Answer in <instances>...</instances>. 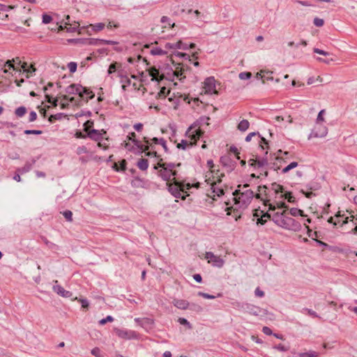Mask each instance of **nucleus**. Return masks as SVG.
Returning a JSON list of instances; mask_svg holds the SVG:
<instances>
[{
	"mask_svg": "<svg viewBox=\"0 0 357 357\" xmlns=\"http://www.w3.org/2000/svg\"><path fill=\"white\" fill-rule=\"evenodd\" d=\"M248 185H244L242 190L237 189L233 192L234 196L233 208L234 211L244 210L251 203L255 195L253 191L248 189Z\"/></svg>",
	"mask_w": 357,
	"mask_h": 357,
	"instance_id": "nucleus-1",
	"label": "nucleus"
},
{
	"mask_svg": "<svg viewBox=\"0 0 357 357\" xmlns=\"http://www.w3.org/2000/svg\"><path fill=\"white\" fill-rule=\"evenodd\" d=\"M272 220L279 227L294 231H299L301 229V225L299 222L288 216L287 211L282 213L277 212L273 215Z\"/></svg>",
	"mask_w": 357,
	"mask_h": 357,
	"instance_id": "nucleus-2",
	"label": "nucleus"
},
{
	"mask_svg": "<svg viewBox=\"0 0 357 357\" xmlns=\"http://www.w3.org/2000/svg\"><path fill=\"white\" fill-rule=\"evenodd\" d=\"M267 155L268 151L266 150L265 156L257 155L255 158L248 160L249 165L254 167L255 169H259L260 175L265 177L268 176V169H273L275 171L279 169V167H275V163L269 162L270 159Z\"/></svg>",
	"mask_w": 357,
	"mask_h": 357,
	"instance_id": "nucleus-3",
	"label": "nucleus"
},
{
	"mask_svg": "<svg viewBox=\"0 0 357 357\" xmlns=\"http://www.w3.org/2000/svg\"><path fill=\"white\" fill-rule=\"evenodd\" d=\"M144 142L146 144V145L142 144L139 141H135V145L139 149L141 153L145 152L146 155L158 157L157 152L154 151V146H152V144L146 137H144Z\"/></svg>",
	"mask_w": 357,
	"mask_h": 357,
	"instance_id": "nucleus-4",
	"label": "nucleus"
},
{
	"mask_svg": "<svg viewBox=\"0 0 357 357\" xmlns=\"http://www.w3.org/2000/svg\"><path fill=\"white\" fill-rule=\"evenodd\" d=\"M272 190H274L276 195L281 194L280 197L287 199L290 203L295 202V197L291 192L284 191V187L276 183L271 185Z\"/></svg>",
	"mask_w": 357,
	"mask_h": 357,
	"instance_id": "nucleus-5",
	"label": "nucleus"
},
{
	"mask_svg": "<svg viewBox=\"0 0 357 357\" xmlns=\"http://www.w3.org/2000/svg\"><path fill=\"white\" fill-rule=\"evenodd\" d=\"M173 183H167L168 191L176 198L181 197V190L183 185L177 180L176 178H173Z\"/></svg>",
	"mask_w": 357,
	"mask_h": 357,
	"instance_id": "nucleus-6",
	"label": "nucleus"
},
{
	"mask_svg": "<svg viewBox=\"0 0 357 357\" xmlns=\"http://www.w3.org/2000/svg\"><path fill=\"white\" fill-rule=\"evenodd\" d=\"M160 168L158 171V176L165 181H169L171 180V177L176 178L177 172H170L166 167H163L162 162H159L156 166L154 167V169H157Z\"/></svg>",
	"mask_w": 357,
	"mask_h": 357,
	"instance_id": "nucleus-7",
	"label": "nucleus"
},
{
	"mask_svg": "<svg viewBox=\"0 0 357 357\" xmlns=\"http://www.w3.org/2000/svg\"><path fill=\"white\" fill-rule=\"evenodd\" d=\"M205 259L208 260V262L213 266L221 268L224 266L225 260L220 256H217L212 252H206L205 254Z\"/></svg>",
	"mask_w": 357,
	"mask_h": 357,
	"instance_id": "nucleus-8",
	"label": "nucleus"
},
{
	"mask_svg": "<svg viewBox=\"0 0 357 357\" xmlns=\"http://www.w3.org/2000/svg\"><path fill=\"white\" fill-rule=\"evenodd\" d=\"M196 128L197 125L194 123L191 125L185 132V135L190 139L194 140L195 142L199 139L204 134V132L201 129Z\"/></svg>",
	"mask_w": 357,
	"mask_h": 357,
	"instance_id": "nucleus-9",
	"label": "nucleus"
},
{
	"mask_svg": "<svg viewBox=\"0 0 357 357\" xmlns=\"http://www.w3.org/2000/svg\"><path fill=\"white\" fill-rule=\"evenodd\" d=\"M114 332L118 337L125 340H132L137 337V333L131 330L115 328Z\"/></svg>",
	"mask_w": 357,
	"mask_h": 357,
	"instance_id": "nucleus-10",
	"label": "nucleus"
},
{
	"mask_svg": "<svg viewBox=\"0 0 357 357\" xmlns=\"http://www.w3.org/2000/svg\"><path fill=\"white\" fill-rule=\"evenodd\" d=\"M205 93L208 94H217V90L215 89V79L213 77H207L204 80Z\"/></svg>",
	"mask_w": 357,
	"mask_h": 357,
	"instance_id": "nucleus-11",
	"label": "nucleus"
},
{
	"mask_svg": "<svg viewBox=\"0 0 357 357\" xmlns=\"http://www.w3.org/2000/svg\"><path fill=\"white\" fill-rule=\"evenodd\" d=\"M220 162L227 172H231L236 167V162L228 155L220 157Z\"/></svg>",
	"mask_w": 357,
	"mask_h": 357,
	"instance_id": "nucleus-12",
	"label": "nucleus"
},
{
	"mask_svg": "<svg viewBox=\"0 0 357 357\" xmlns=\"http://www.w3.org/2000/svg\"><path fill=\"white\" fill-rule=\"evenodd\" d=\"M105 133L106 132L104 130L91 129L88 132L86 136L93 141L100 142L103 138L102 135Z\"/></svg>",
	"mask_w": 357,
	"mask_h": 357,
	"instance_id": "nucleus-13",
	"label": "nucleus"
},
{
	"mask_svg": "<svg viewBox=\"0 0 357 357\" xmlns=\"http://www.w3.org/2000/svg\"><path fill=\"white\" fill-rule=\"evenodd\" d=\"M167 70V75H169V78L172 77H176L180 80H182L183 78L185 77V76L182 77L184 73V68L181 66V64H178L175 70H173L172 68H168Z\"/></svg>",
	"mask_w": 357,
	"mask_h": 357,
	"instance_id": "nucleus-14",
	"label": "nucleus"
},
{
	"mask_svg": "<svg viewBox=\"0 0 357 357\" xmlns=\"http://www.w3.org/2000/svg\"><path fill=\"white\" fill-rule=\"evenodd\" d=\"M66 92L68 94H78L79 96L82 92H84V86L79 84H72L67 86Z\"/></svg>",
	"mask_w": 357,
	"mask_h": 357,
	"instance_id": "nucleus-15",
	"label": "nucleus"
},
{
	"mask_svg": "<svg viewBox=\"0 0 357 357\" xmlns=\"http://www.w3.org/2000/svg\"><path fill=\"white\" fill-rule=\"evenodd\" d=\"M135 321L145 329H148L151 328L153 324V320L150 318L144 317V318H135Z\"/></svg>",
	"mask_w": 357,
	"mask_h": 357,
	"instance_id": "nucleus-16",
	"label": "nucleus"
},
{
	"mask_svg": "<svg viewBox=\"0 0 357 357\" xmlns=\"http://www.w3.org/2000/svg\"><path fill=\"white\" fill-rule=\"evenodd\" d=\"M149 74L151 77L152 81H155L158 82L165 77L164 75H160L159 70H158L155 66L151 67L149 68Z\"/></svg>",
	"mask_w": 357,
	"mask_h": 357,
	"instance_id": "nucleus-17",
	"label": "nucleus"
},
{
	"mask_svg": "<svg viewBox=\"0 0 357 357\" xmlns=\"http://www.w3.org/2000/svg\"><path fill=\"white\" fill-rule=\"evenodd\" d=\"M52 289L54 292H56L57 294L60 295L62 297L70 298L72 296V292L64 289L59 284H54Z\"/></svg>",
	"mask_w": 357,
	"mask_h": 357,
	"instance_id": "nucleus-18",
	"label": "nucleus"
},
{
	"mask_svg": "<svg viewBox=\"0 0 357 357\" xmlns=\"http://www.w3.org/2000/svg\"><path fill=\"white\" fill-rule=\"evenodd\" d=\"M14 60H8L4 62L3 60L0 59V69H3V73H8V70L12 69L13 70H15L16 68L12 64V61Z\"/></svg>",
	"mask_w": 357,
	"mask_h": 357,
	"instance_id": "nucleus-19",
	"label": "nucleus"
},
{
	"mask_svg": "<svg viewBox=\"0 0 357 357\" xmlns=\"http://www.w3.org/2000/svg\"><path fill=\"white\" fill-rule=\"evenodd\" d=\"M172 303L176 307L181 310H187L189 307V302L183 299L174 298Z\"/></svg>",
	"mask_w": 357,
	"mask_h": 357,
	"instance_id": "nucleus-20",
	"label": "nucleus"
},
{
	"mask_svg": "<svg viewBox=\"0 0 357 357\" xmlns=\"http://www.w3.org/2000/svg\"><path fill=\"white\" fill-rule=\"evenodd\" d=\"M244 311L249 312L251 314L257 316L259 314L260 308L254 305L246 303L245 310Z\"/></svg>",
	"mask_w": 357,
	"mask_h": 357,
	"instance_id": "nucleus-21",
	"label": "nucleus"
},
{
	"mask_svg": "<svg viewBox=\"0 0 357 357\" xmlns=\"http://www.w3.org/2000/svg\"><path fill=\"white\" fill-rule=\"evenodd\" d=\"M95 94L93 93V91L86 87H84V92H82L81 95H79V97L82 99L85 100L86 102L89 100L93 98Z\"/></svg>",
	"mask_w": 357,
	"mask_h": 357,
	"instance_id": "nucleus-22",
	"label": "nucleus"
},
{
	"mask_svg": "<svg viewBox=\"0 0 357 357\" xmlns=\"http://www.w3.org/2000/svg\"><path fill=\"white\" fill-rule=\"evenodd\" d=\"M150 53L154 56H164L167 54V51L158 47H152Z\"/></svg>",
	"mask_w": 357,
	"mask_h": 357,
	"instance_id": "nucleus-23",
	"label": "nucleus"
},
{
	"mask_svg": "<svg viewBox=\"0 0 357 357\" xmlns=\"http://www.w3.org/2000/svg\"><path fill=\"white\" fill-rule=\"evenodd\" d=\"M250 126V123L246 119L241 120L237 126V129L241 132H245Z\"/></svg>",
	"mask_w": 357,
	"mask_h": 357,
	"instance_id": "nucleus-24",
	"label": "nucleus"
},
{
	"mask_svg": "<svg viewBox=\"0 0 357 357\" xmlns=\"http://www.w3.org/2000/svg\"><path fill=\"white\" fill-rule=\"evenodd\" d=\"M211 189L213 190V193H214V196L220 197L224 195V190L222 187L218 186L217 183H214L212 184Z\"/></svg>",
	"mask_w": 357,
	"mask_h": 357,
	"instance_id": "nucleus-25",
	"label": "nucleus"
},
{
	"mask_svg": "<svg viewBox=\"0 0 357 357\" xmlns=\"http://www.w3.org/2000/svg\"><path fill=\"white\" fill-rule=\"evenodd\" d=\"M137 166L139 169L145 171L149 167V161L147 159L141 158L137 161Z\"/></svg>",
	"mask_w": 357,
	"mask_h": 357,
	"instance_id": "nucleus-26",
	"label": "nucleus"
},
{
	"mask_svg": "<svg viewBox=\"0 0 357 357\" xmlns=\"http://www.w3.org/2000/svg\"><path fill=\"white\" fill-rule=\"evenodd\" d=\"M162 165H163V167H166L170 172H177L174 169L177 167H180L181 164V163L176 164L174 162H162Z\"/></svg>",
	"mask_w": 357,
	"mask_h": 357,
	"instance_id": "nucleus-27",
	"label": "nucleus"
},
{
	"mask_svg": "<svg viewBox=\"0 0 357 357\" xmlns=\"http://www.w3.org/2000/svg\"><path fill=\"white\" fill-rule=\"evenodd\" d=\"M305 188L306 190L315 191V190H319L321 188V186L317 182H310V183H307L305 186Z\"/></svg>",
	"mask_w": 357,
	"mask_h": 357,
	"instance_id": "nucleus-28",
	"label": "nucleus"
},
{
	"mask_svg": "<svg viewBox=\"0 0 357 357\" xmlns=\"http://www.w3.org/2000/svg\"><path fill=\"white\" fill-rule=\"evenodd\" d=\"M126 165H127V162L126 160L123 159L120 162L119 167L117 163H114L113 167L117 172H119L120 170L125 171L126 169Z\"/></svg>",
	"mask_w": 357,
	"mask_h": 357,
	"instance_id": "nucleus-29",
	"label": "nucleus"
},
{
	"mask_svg": "<svg viewBox=\"0 0 357 357\" xmlns=\"http://www.w3.org/2000/svg\"><path fill=\"white\" fill-rule=\"evenodd\" d=\"M32 168V164L27 162L26 164L21 168H18L17 169V172H20V174H24L29 172Z\"/></svg>",
	"mask_w": 357,
	"mask_h": 357,
	"instance_id": "nucleus-30",
	"label": "nucleus"
},
{
	"mask_svg": "<svg viewBox=\"0 0 357 357\" xmlns=\"http://www.w3.org/2000/svg\"><path fill=\"white\" fill-rule=\"evenodd\" d=\"M188 309L195 312H201L203 310V308L200 305L194 303H189V307Z\"/></svg>",
	"mask_w": 357,
	"mask_h": 357,
	"instance_id": "nucleus-31",
	"label": "nucleus"
},
{
	"mask_svg": "<svg viewBox=\"0 0 357 357\" xmlns=\"http://www.w3.org/2000/svg\"><path fill=\"white\" fill-rule=\"evenodd\" d=\"M197 294H198V296H202L204 298H207V299H214L215 298L221 297L222 296V294L221 293H218L217 296H213V295H211V294H209L207 293H204V292H202V291L198 292Z\"/></svg>",
	"mask_w": 357,
	"mask_h": 357,
	"instance_id": "nucleus-32",
	"label": "nucleus"
},
{
	"mask_svg": "<svg viewBox=\"0 0 357 357\" xmlns=\"http://www.w3.org/2000/svg\"><path fill=\"white\" fill-rule=\"evenodd\" d=\"M271 215L268 213H263L261 218H257V224L264 225L267 221V219L270 218Z\"/></svg>",
	"mask_w": 357,
	"mask_h": 357,
	"instance_id": "nucleus-33",
	"label": "nucleus"
},
{
	"mask_svg": "<svg viewBox=\"0 0 357 357\" xmlns=\"http://www.w3.org/2000/svg\"><path fill=\"white\" fill-rule=\"evenodd\" d=\"M246 303H241L238 301H234L231 303V305L234 309H237L238 310L244 311L245 310Z\"/></svg>",
	"mask_w": 357,
	"mask_h": 357,
	"instance_id": "nucleus-34",
	"label": "nucleus"
},
{
	"mask_svg": "<svg viewBox=\"0 0 357 357\" xmlns=\"http://www.w3.org/2000/svg\"><path fill=\"white\" fill-rule=\"evenodd\" d=\"M289 213L294 216V217H296V216H298V215H301V216H305L304 214H303V211L299 208H291L290 210H289Z\"/></svg>",
	"mask_w": 357,
	"mask_h": 357,
	"instance_id": "nucleus-35",
	"label": "nucleus"
},
{
	"mask_svg": "<svg viewBox=\"0 0 357 357\" xmlns=\"http://www.w3.org/2000/svg\"><path fill=\"white\" fill-rule=\"evenodd\" d=\"M26 113V108L24 106H21L17 107L15 111V114L18 117H22L24 116V114Z\"/></svg>",
	"mask_w": 357,
	"mask_h": 357,
	"instance_id": "nucleus-36",
	"label": "nucleus"
},
{
	"mask_svg": "<svg viewBox=\"0 0 357 357\" xmlns=\"http://www.w3.org/2000/svg\"><path fill=\"white\" fill-rule=\"evenodd\" d=\"M273 72L271 71H266L265 73L263 74V76L261 77L262 82L265 83V81H273V77L272 76Z\"/></svg>",
	"mask_w": 357,
	"mask_h": 357,
	"instance_id": "nucleus-37",
	"label": "nucleus"
},
{
	"mask_svg": "<svg viewBox=\"0 0 357 357\" xmlns=\"http://www.w3.org/2000/svg\"><path fill=\"white\" fill-rule=\"evenodd\" d=\"M298 162H291L289 165H288L287 167H285L284 168H283L282 169V174H286L288 172H289L291 169L296 167L298 166Z\"/></svg>",
	"mask_w": 357,
	"mask_h": 357,
	"instance_id": "nucleus-38",
	"label": "nucleus"
},
{
	"mask_svg": "<svg viewBox=\"0 0 357 357\" xmlns=\"http://www.w3.org/2000/svg\"><path fill=\"white\" fill-rule=\"evenodd\" d=\"M79 24L75 22L74 24H70L67 26H66V30L68 32H75L79 28Z\"/></svg>",
	"mask_w": 357,
	"mask_h": 357,
	"instance_id": "nucleus-39",
	"label": "nucleus"
},
{
	"mask_svg": "<svg viewBox=\"0 0 357 357\" xmlns=\"http://www.w3.org/2000/svg\"><path fill=\"white\" fill-rule=\"evenodd\" d=\"M318 356L319 353L314 351L299 354L300 357H317Z\"/></svg>",
	"mask_w": 357,
	"mask_h": 357,
	"instance_id": "nucleus-40",
	"label": "nucleus"
},
{
	"mask_svg": "<svg viewBox=\"0 0 357 357\" xmlns=\"http://www.w3.org/2000/svg\"><path fill=\"white\" fill-rule=\"evenodd\" d=\"M260 138V140L259 142V147L262 150H265L268 149V141L263 137H261L260 135H258Z\"/></svg>",
	"mask_w": 357,
	"mask_h": 357,
	"instance_id": "nucleus-41",
	"label": "nucleus"
},
{
	"mask_svg": "<svg viewBox=\"0 0 357 357\" xmlns=\"http://www.w3.org/2000/svg\"><path fill=\"white\" fill-rule=\"evenodd\" d=\"M93 126V121L91 120H88L84 123V130L88 133L90 131L91 128Z\"/></svg>",
	"mask_w": 357,
	"mask_h": 357,
	"instance_id": "nucleus-42",
	"label": "nucleus"
},
{
	"mask_svg": "<svg viewBox=\"0 0 357 357\" xmlns=\"http://www.w3.org/2000/svg\"><path fill=\"white\" fill-rule=\"evenodd\" d=\"M175 47L176 49L186 50L188 49V44L183 43L181 40H178V42L175 43Z\"/></svg>",
	"mask_w": 357,
	"mask_h": 357,
	"instance_id": "nucleus-43",
	"label": "nucleus"
},
{
	"mask_svg": "<svg viewBox=\"0 0 357 357\" xmlns=\"http://www.w3.org/2000/svg\"><path fill=\"white\" fill-rule=\"evenodd\" d=\"M13 60H14L13 61H12V64L16 68V70H14L16 73H19V74L21 73V69H19L18 68V66L21 65V61L20 59L17 57L15 59H13Z\"/></svg>",
	"mask_w": 357,
	"mask_h": 357,
	"instance_id": "nucleus-44",
	"label": "nucleus"
},
{
	"mask_svg": "<svg viewBox=\"0 0 357 357\" xmlns=\"http://www.w3.org/2000/svg\"><path fill=\"white\" fill-rule=\"evenodd\" d=\"M178 322L181 325L187 326V328L189 329H191L192 328L191 324L185 318H178Z\"/></svg>",
	"mask_w": 357,
	"mask_h": 357,
	"instance_id": "nucleus-45",
	"label": "nucleus"
},
{
	"mask_svg": "<svg viewBox=\"0 0 357 357\" xmlns=\"http://www.w3.org/2000/svg\"><path fill=\"white\" fill-rule=\"evenodd\" d=\"M252 77V73L250 72H242L238 75V77L242 80L249 79Z\"/></svg>",
	"mask_w": 357,
	"mask_h": 357,
	"instance_id": "nucleus-46",
	"label": "nucleus"
},
{
	"mask_svg": "<svg viewBox=\"0 0 357 357\" xmlns=\"http://www.w3.org/2000/svg\"><path fill=\"white\" fill-rule=\"evenodd\" d=\"M62 214L64 216V218L66 219V220H68V222L73 221V213L71 211H70V210L64 211L62 213Z\"/></svg>",
	"mask_w": 357,
	"mask_h": 357,
	"instance_id": "nucleus-47",
	"label": "nucleus"
},
{
	"mask_svg": "<svg viewBox=\"0 0 357 357\" xmlns=\"http://www.w3.org/2000/svg\"><path fill=\"white\" fill-rule=\"evenodd\" d=\"M91 354L96 357H104V355L98 347L93 348L91 350Z\"/></svg>",
	"mask_w": 357,
	"mask_h": 357,
	"instance_id": "nucleus-48",
	"label": "nucleus"
},
{
	"mask_svg": "<svg viewBox=\"0 0 357 357\" xmlns=\"http://www.w3.org/2000/svg\"><path fill=\"white\" fill-rule=\"evenodd\" d=\"M188 145L192 146V144L190 143V144H188L187 140L182 139L181 142L177 144V148L185 150L186 149L187 146H188Z\"/></svg>",
	"mask_w": 357,
	"mask_h": 357,
	"instance_id": "nucleus-49",
	"label": "nucleus"
},
{
	"mask_svg": "<svg viewBox=\"0 0 357 357\" xmlns=\"http://www.w3.org/2000/svg\"><path fill=\"white\" fill-rule=\"evenodd\" d=\"M77 64L75 62L71 61L68 63V68L71 73L76 72Z\"/></svg>",
	"mask_w": 357,
	"mask_h": 357,
	"instance_id": "nucleus-50",
	"label": "nucleus"
},
{
	"mask_svg": "<svg viewBox=\"0 0 357 357\" xmlns=\"http://www.w3.org/2000/svg\"><path fill=\"white\" fill-rule=\"evenodd\" d=\"M113 321H114V318L112 316L108 315L105 318L100 319L99 321V324L100 325H105L107 322H112Z\"/></svg>",
	"mask_w": 357,
	"mask_h": 357,
	"instance_id": "nucleus-51",
	"label": "nucleus"
},
{
	"mask_svg": "<svg viewBox=\"0 0 357 357\" xmlns=\"http://www.w3.org/2000/svg\"><path fill=\"white\" fill-rule=\"evenodd\" d=\"M76 153L77 155H81L82 153H87L88 149L85 146H79L77 148Z\"/></svg>",
	"mask_w": 357,
	"mask_h": 357,
	"instance_id": "nucleus-52",
	"label": "nucleus"
},
{
	"mask_svg": "<svg viewBox=\"0 0 357 357\" xmlns=\"http://www.w3.org/2000/svg\"><path fill=\"white\" fill-rule=\"evenodd\" d=\"M22 68L23 69L24 72H26L27 73H31L32 72H34L36 69L33 67H30L29 68H26L27 63L24 62L22 66Z\"/></svg>",
	"mask_w": 357,
	"mask_h": 357,
	"instance_id": "nucleus-53",
	"label": "nucleus"
},
{
	"mask_svg": "<svg viewBox=\"0 0 357 357\" xmlns=\"http://www.w3.org/2000/svg\"><path fill=\"white\" fill-rule=\"evenodd\" d=\"M24 132L26 135H40L43 131L40 130H25Z\"/></svg>",
	"mask_w": 357,
	"mask_h": 357,
	"instance_id": "nucleus-54",
	"label": "nucleus"
},
{
	"mask_svg": "<svg viewBox=\"0 0 357 357\" xmlns=\"http://www.w3.org/2000/svg\"><path fill=\"white\" fill-rule=\"evenodd\" d=\"M314 24L317 27H321L324 25V21L323 19L315 17L313 21Z\"/></svg>",
	"mask_w": 357,
	"mask_h": 357,
	"instance_id": "nucleus-55",
	"label": "nucleus"
},
{
	"mask_svg": "<svg viewBox=\"0 0 357 357\" xmlns=\"http://www.w3.org/2000/svg\"><path fill=\"white\" fill-rule=\"evenodd\" d=\"M45 99L48 102L53 104L54 106L57 105L58 100L56 98L53 99L51 96L45 94Z\"/></svg>",
	"mask_w": 357,
	"mask_h": 357,
	"instance_id": "nucleus-56",
	"label": "nucleus"
},
{
	"mask_svg": "<svg viewBox=\"0 0 357 357\" xmlns=\"http://www.w3.org/2000/svg\"><path fill=\"white\" fill-rule=\"evenodd\" d=\"M52 20V16L47 15V14H43V23L47 24L51 22Z\"/></svg>",
	"mask_w": 357,
	"mask_h": 357,
	"instance_id": "nucleus-57",
	"label": "nucleus"
},
{
	"mask_svg": "<svg viewBox=\"0 0 357 357\" xmlns=\"http://www.w3.org/2000/svg\"><path fill=\"white\" fill-rule=\"evenodd\" d=\"M255 296L257 297H259V298H262L265 295V293L264 291H262L261 289H260L259 287H257L255 290Z\"/></svg>",
	"mask_w": 357,
	"mask_h": 357,
	"instance_id": "nucleus-58",
	"label": "nucleus"
},
{
	"mask_svg": "<svg viewBox=\"0 0 357 357\" xmlns=\"http://www.w3.org/2000/svg\"><path fill=\"white\" fill-rule=\"evenodd\" d=\"M93 29L96 31H101L104 29L105 27V24L103 23H97L94 25H93Z\"/></svg>",
	"mask_w": 357,
	"mask_h": 357,
	"instance_id": "nucleus-59",
	"label": "nucleus"
},
{
	"mask_svg": "<svg viewBox=\"0 0 357 357\" xmlns=\"http://www.w3.org/2000/svg\"><path fill=\"white\" fill-rule=\"evenodd\" d=\"M116 66H117V63H116V62L110 64V66H109L108 70H107L108 75H111L112 73H114L116 70Z\"/></svg>",
	"mask_w": 357,
	"mask_h": 357,
	"instance_id": "nucleus-60",
	"label": "nucleus"
},
{
	"mask_svg": "<svg viewBox=\"0 0 357 357\" xmlns=\"http://www.w3.org/2000/svg\"><path fill=\"white\" fill-rule=\"evenodd\" d=\"M274 349L278 350V351H287L289 350V347L282 344H279L278 345H275L274 347Z\"/></svg>",
	"mask_w": 357,
	"mask_h": 357,
	"instance_id": "nucleus-61",
	"label": "nucleus"
},
{
	"mask_svg": "<svg viewBox=\"0 0 357 357\" xmlns=\"http://www.w3.org/2000/svg\"><path fill=\"white\" fill-rule=\"evenodd\" d=\"M102 39H96V38H91L89 39V44L93 45H102Z\"/></svg>",
	"mask_w": 357,
	"mask_h": 357,
	"instance_id": "nucleus-62",
	"label": "nucleus"
},
{
	"mask_svg": "<svg viewBox=\"0 0 357 357\" xmlns=\"http://www.w3.org/2000/svg\"><path fill=\"white\" fill-rule=\"evenodd\" d=\"M256 135H259V132H252L249 133L245 137V142H250L252 137H254V136H256Z\"/></svg>",
	"mask_w": 357,
	"mask_h": 357,
	"instance_id": "nucleus-63",
	"label": "nucleus"
},
{
	"mask_svg": "<svg viewBox=\"0 0 357 357\" xmlns=\"http://www.w3.org/2000/svg\"><path fill=\"white\" fill-rule=\"evenodd\" d=\"M37 119V114L36 112L34 111H31L29 114V122H33L34 121H36Z\"/></svg>",
	"mask_w": 357,
	"mask_h": 357,
	"instance_id": "nucleus-64",
	"label": "nucleus"
}]
</instances>
